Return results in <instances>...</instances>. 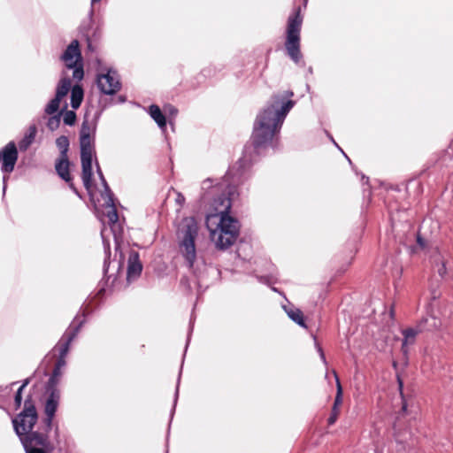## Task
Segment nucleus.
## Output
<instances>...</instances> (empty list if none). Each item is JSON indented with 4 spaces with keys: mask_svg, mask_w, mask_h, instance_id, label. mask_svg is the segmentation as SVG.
Here are the masks:
<instances>
[{
    "mask_svg": "<svg viewBox=\"0 0 453 453\" xmlns=\"http://www.w3.org/2000/svg\"><path fill=\"white\" fill-rule=\"evenodd\" d=\"M329 140L333 142L334 138L331 135H329Z\"/></svg>",
    "mask_w": 453,
    "mask_h": 453,
    "instance_id": "0e129e2a",
    "label": "nucleus"
},
{
    "mask_svg": "<svg viewBox=\"0 0 453 453\" xmlns=\"http://www.w3.org/2000/svg\"><path fill=\"white\" fill-rule=\"evenodd\" d=\"M22 389L18 388L15 397H14V403L16 406V409H19L21 406L22 403Z\"/></svg>",
    "mask_w": 453,
    "mask_h": 453,
    "instance_id": "e433bc0d",
    "label": "nucleus"
},
{
    "mask_svg": "<svg viewBox=\"0 0 453 453\" xmlns=\"http://www.w3.org/2000/svg\"><path fill=\"white\" fill-rule=\"evenodd\" d=\"M143 269V265L140 260V254L138 251L130 250L128 259H127V275L126 280L127 284L132 283L138 280L142 274Z\"/></svg>",
    "mask_w": 453,
    "mask_h": 453,
    "instance_id": "4468645a",
    "label": "nucleus"
},
{
    "mask_svg": "<svg viewBox=\"0 0 453 453\" xmlns=\"http://www.w3.org/2000/svg\"><path fill=\"white\" fill-rule=\"evenodd\" d=\"M347 160L349 163V165H352V162H351L350 158L349 157Z\"/></svg>",
    "mask_w": 453,
    "mask_h": 453,
    "instance_id": "680f3d73",
    "label": "nucleus"
},
{
    "mask_svg": "<svg viewBox=\"0 0 453 453\" xmlns=\"http://www.w3.org/2000/svg\"><path fill=\"white\" fill-rule=\"evenodd\" d=\"M333 373L335 378L336 388H337L336 395L334 398V403L333 407L336 410V408L339 409L340 405L342 403V385H341V382H340V380L338 378L336 372L333 371Z\"/></svg>",
    "mask_w": 453,
    "mask_h": 453,
    "instance_id": "c85d7f7f",
    "label": "nucleus"
},
{
    "mask_svg": "<svg viewBox=\"0 0 453 453\" xmlns=\"http://www.w3.org/2000/svg\"><path fill=\"white\" fill-rule=\"evenodd\" d=\"M127 102V96L125 95H119L118 96L117 104H124Z\"/></svg>",
    "mask_w": 453,
    "mask_h": 453,
    "instance_id": "a18cd8bd",
    "label": "nucleus"
},
{
    "mask_svg": "<svg viewBox=\"0 0 453 453\" xmlns=\"http://www.w3.org/2000/svg\"><path fill=\"white\" fill-rule=\"evenodd\" d=\"M327 295V290L325 288H322L316 297V299H312L311 301V308H320V304L324 302L326 296Z\"/></svg>",
    "mask_w": 453,
    "mask_h": 453,
    "instance_id": "7c9ffc66",
    "label": "nucleus"
},
{
    "mask_svg": "<svg viewBox=\"0 0 453 453\" xmlns=\"http://www.w3.org/2000/svg\"><path fill=\"white\" fill-rule=\"evenodd\" d=\"M307 73H310V74H312V73H313V69H312V67H311V66H310V67L308 68Z\"/></svg>",
    "mask_w": 453,
    "mask_h": 453,
    "instance_id": "864d4df0",
    "label": "nucleus"
},
{
    "mask_svg": "<svg viewBox=\"0 0 453 453\" xmlns=\"http://www.w3.org/2000/svg\"><path fill=\"white\" fill-rule=\"evenodd\" d=\"M45 114L50 116L46 123L48 129L51 132L56 131L60 126L62 118V114L59 113V108L55 112H45Z\"/></svg>",
    "mask_w": 453,
    "mask_h": 453,
    "instance_id": "b1692460",
    "label": "nucleus"
},
{
    "mask_svg": "<svg viewBox=\"0 0 453 453\" xmlns=\"http://www.w3.org/2000/svg\"><path fill=\"white\" fill-rule=\"evenodd\" d=\"M71 164L69 157H58L55 161L56 173L64 181H70V177H72L70 173Z\"/></svg>",
    "mask_w": 453,
    "mask_h": 453,
    "instance_id": "6ab92c4d",
    "label": "nucleus"
},
{
    "mask_svg": "<svg viewBox=\"0 0 453 453\" xmlns=\"http://www.w3.org/2000/svg\"><path fill=\"white\" fill-rule=\"evenodd\" d=\"M207 73H210V70H208V69H203V70L202 71V73H203L204 76H205V75H207Z\"/></svg>",
    "mask_w": 453,
    "mask_h": 453,
    "instance_id": "603ef678",
    "label": "nucleus"
},
{
    "mask_svg": "<svg viewBox=\"0 0 453 453\" xmlns=\"http://www.w3.org/2000/svg\"><path fill=\"white\" fill-rule=\"evenodd\" d=\"M316 347H317L318 352L319 353L320 359L322 360L324 365H326L327 362H326V357H325L322 348L317 342H316Z\"/></svg>",
    "mask_w": 453,
    "mask_h": 453,
    "instance_id": "4c0bfd02",
    "label": "nucleus"
},
{
    "mask_svg": "<svg viewBox=\"0 0 453 453\" xmlns=\"http://www.w3.org/2000/svg\"><path fill=\"white\" fill-rule=\"evenodd\" d=\"M96 172L98 175L101 185L104 188V193L102 194V196L103 197L105 196L107 198V200L105 201V203L104 204V207L109 208L110 209L109 211H112V209H117L116 204H115L116 198H115L114 193L111 189V188L103 173V171L100 167L98 161L96 162Z\"/></svg>",
    "mask_w": 453,
    "mask_h": 453,
    "instance_id": "dca6fc26",
    "label": "nucleus"
},
{
    "mask_svg": "<svg viewBox=\"0 0 453 453\" xmlns=\"http://www.w3.org/2000/svg\"><path fill=\"white\" fill-rule=\"evenodd\" d=\"M19 159V150L14 141L9 142L0 150L1 172L3 173V196H5L9 174L12 173Z\"/></svg>",
    "mask_w": 453,
    "mask_h": 453,
    "instance_id": "9b49d317",
    "label": "nucleus"
},
{
    "mask_svg": "<svg viewBox=\"0 0 453 453\" xmlns=\"http://www.w3.org/2000/svg\"><path fill=\"white\" fill-rule=\"evenodd\" d=\"M339 150L342 153V154H345V152L342 150V149L339 146Z\"/></svg>",
    "mask_w": 453,
    "mask_h": 453,
    "instance_id": "052dcab7",
    "label": "nucleus"
},
{
    "mask_svg": "<svg viewBox=\"0 0 453 453\" xmlns=\"http://www.w3.org/2000/svg\"><path fill=\"white\" fill-rule=\"evenodd\" d=\"M163 113L165 114V117L167 118V122L173 127V120L175 119L179 111L178 109L171 104H165L163 107Z\"/></svg>",
    "mask_w": 453,
    "mask_h": 453,
    "instance_id": "cd10ccee",
    "label": "nucleus"
},
{
    "mask_svg": "<svg viewBox=\"0 0 453 453\" xmlns=\"http://www.w3.org/2000/svg\"><path fill=\"white\" fill-rule=\"evenodd\" d=\"M37 419L35 405L32 396L28 395L24 402L23 411L12 419L14 430L26 453H50L53 446L49 440V432L43 428V423L36 431H33Z\"/></svg>",
    "mask_w": 453,
    "mask_h": 453,
    "instance_id": "20e7f679",
    "label": "nucleus"
},
{
    "mask_svg": "<svg viewBox=\"0 0 453 453\" xmlns=\"http://www.w3.org/2000/svg\"><path fill=\"white\" fill-rule=\"evenodd\" d=\"M185 220L183 238L180 242L179 246L187 266L192 268L196 258V239L198 235V226L194 217L187 218Z\"/></svg>",
    "mask_w": 453,
    "mask_h": 453,
    "instance_id": "6e6552de",
    "label": "nucleus"
},
{
    "mask_svg": "<svg viewBox=\"0 0 453 453\" xmlns=\"http://www.w3.org/2000/svg\"><path fill=\"white\" fill-rule=\"evenodd\" d=\"M76 110H68V104L64 102L63 105L59 106V113L62 114L63 122L65 126L73 127L77 121Z\"/></svg>",
    "mask_w": 453,
    "mask_h": 453,
    "instance_id": "412c9836",
    "label": "nucleus"
},
{
    "mask_svg": "<svg viewBox=\"0 0 453 453\" xmlns=\"http://www.w3.org/2000/svg\"><path fill=\"white\" fill-rule=\"evenodd\" d=\"M383 308L382 311H395L394 305H391L389 310L387 311L384 303L380 301V299H377L376 301L371 300L368 305V308L371 309V311L375 312L378 309Z\"/></svg>",
    "mask_w": 453,
    "mask_h": 453,
    "instance_id": "2f4dec72",
    "label": "nucleus"
},
{
    "mask_svg": "<svg viewBox=\"0 0 453 453\" xmlns=\"http://www.w3.org/2000/svg\"><path fill=\"white\" fill-rule=\"evenodd\" d=\"M406 408H407V405H406L405 403H403V407H402L403 411H406Z\"/></svg>",
    "mask_w": 453,
    "mask_h": 453,
    "instance_id": "6e6d98bb",
    "label": "nucleus"
},
{
    "mask_svg": "<svg viewBox=\"0 0 453 453\" xmlns=\"http://www.w3.org/2000/svg\"><path fill=\"white\" fill-rule=\"evenodd\" d=\"M107 218L109 220V226L111 232L113 235V241L115 245V255L119 254V259L114 258L111 260V271L110 273H114L109 281L108 286L104 284L105 290H101V285H99V294L104 295L108 291H111L116 285L119 278L123 274V267L125 262V256L121 250L123 243L124 226L119 221V217L117 209L107 211Z\"/></svg>",
    "mask_w": 453,
    "mask_h": 453,
    "instance_id": "423d86ee",
    "label": "nucleus"
},
{
    "mask_svg": "<svg viewBox=\"0 0 453 453\" xmlns=\"http://www.w3.org/2000/svg\"><path fill=\"white\" fill-rule=\"evenodd\" d=\"M147 112L150 117L156 122L161 132L165 134L168 122L167 118L165 117V114L163 113L161 108L157 104H152L148 106Z\"/></svg>",
    "mask_w": 453,
    "mask_h": 453,
    "instance_id": "f3484780",
    "label": "nucleus"
},
{
    "mask_svg": "<svg viewBox=\"0 0 453 453\" xmlns=\"http://www.w3.org/2000/svg\"><path fill=\"white\" fill-rule=\"evenodd\" d=\"M272 290H273V291H274V292H276V293H279L280 296H282L285 298L286 302H287L288 304H290V302L286 298V296H285V295H284V293H283L282 291H280L279 288H274V287H273V288H272Z\"/></svg>",
    "mask_w": 453,
    "mask_h": 453,
    "instance_id": "c03bdc74",
    "label": "nucleus"
},
{
    "mask_svg": "<svg viewBox=\"0 0 453 453\" xmlns=\"http://www.w3.org/2000/svg\"><path fill=\"white\" fill-rule=\"evenodd\" d=\"M94 9L93 7H90V10L88 14V19L82 21V23L79 27L80 33L83 37H86V35H90V30L93 27L94 23Z\"/></svg>",
    "mask_w": 453,
    "mask_h": 453,
    "instance_id": "393cba45",
    "label": "nucleus"
},
{
    "mask_svg": "<svg viewBox=\"0 0 453 453\" xmlns=\"http://www.w3.org/2000/svg\"><path fill=\"white\" fill-rule=\"evenodd\" d=\"M85 314L86 313H81L76 315L70 326L51 351L54 356L58 354V357L52 374L46 385L47 398L44 403V413L46 417L42 420L45 432H50L52 427L53 418L58 410L61 396L60 390L58 388V384L62 376V370L66 365L65 357L69 351L70 344L76 337L80 327L85 322Z\"/></svg>",
    "mask_w": 453,
    "mask_h": 453,
    "instance_id": "7ed1b4c3",
    "label": "nucleus"
},
{
    "mask_svg": "<svg viewBox=\"0 0 453 453\" xmlns=\"http://www.w3.org/2000/svg\"><path fill=\"white\" fill-rule=\"evenodd\" d=\"M175 201L178 204L182 205L185 203V196L181 193H178Z\"/></svg>",
    "mask_w": 453,
    "mask_h": 453,
    "instance_id": "a19ab883",
    "label": "nucleus"
},
{
    "mask_svg": "<svg viewBox=\"0 0 453 453\" xmlns=\"http://www.w3.org/2000/svg\"><path fill=\"white\" fill-rule=\"evenodd\" d=\"M101 0H91V7H93V4H96L98 2H100Z\"/></svg>",
    "mask_w": 453,
    "mask_h": 453,
    "instance_id": "5fc2aeb1",
    "label": "nucleus"
},
{
    "mask_svg": "<svg viewBox=\"0 0 453 453\" xmlns=\"http://www.w3.org/2000/svg\"><path fill=\"white\" fill-rule=\"evenodd\" d=\"M214 203L217 205L223 206L230 204V210L232 209V201L225 194H220L217 197H214Z\"/></svg>",
    "mask_w": 453,
    "mask_h": 453,
    "instance_id": "473e14b6",
    "label": "nucleus"
},
{
    "mask_svg": "<svg viewBox=\"0 0 453 453\" xmlns=\"http://www.w3.org/2000/svg\"><path fill=\"white\" fill-rule=\"evenodd\" d=\"M230 216V204L226 205L222 210H219L218 207H215L213 212L206 214L204 224L211 240H215V232L219 230L221 226L220 225H223L222 223Z\"/></svg>",
    "mask_w": 453,
    "mask_h": 453,
    "instance_id": "ddd939ff",
    "label": "nucleus"
},
{
    "mask_svg": "<svg viewBox=\"0 0 453 453\" xmlns=\"http://www.w3.org/2000/svg\"><path fill=\"white\" fill-rule=\"evenodd\" d=\"M242 246H248V243L241 241L239 243H238V246H237V250H236V254H237V257H242V253H241V250H242Z\"/></svg>",
    "mask_w": 453,
    "mask_h": 453,
    "instance_id": "ea45409f",
    "label": "nucleus"
},
{
    "mask_svg": "<svg viewBox=\"0 0 453 453\" xmlns=\"http://www.w3.org/2000/svg\"><path fill=\"white\" fill-rule=\"evenodd\" d=\"M436 165L441 170H447L449 174H453V151H443L436 160Z\"/></svg>",
    "mask_w": 453,
    "mask_h": 453,
    "instance_id": "aec40b11",
    "label": "nucleus"
},
{
    "mask_svg": "<svg viewBox=\"0 0 453 453\" xmlns=\"http://www.w3.org/2000/svg\"><path fill=\"white\" fill-rule=\"evenodd\" d=\"M429 318H430V319H432L433 320H434V319H435L434 316L430 315V316L426 317V318H425V319H423L422 320H424V321H426H426H428Z\"/></svg>",
    "mask_w": 453,
    "mask_h": 453,
    "instance_id": "3c124183",
    "label": "nucleus"
},
{
    "mask_svg": "<svg viewBox=\"0 0 453 453\" xmlns=\"http://www.w3.org/2000/svg\"><path fill=\"white\" fill-rule=\"evenodd\" d=\"M427 247V242L425 237L421 234L420 231L416 234V245H411L408 247L410 253L414 254L418 252V250H426Z\"/></svg>",
    "mask_w": 453,
    "mask_h": 453,
    "instance_id": "bb28decb",
    "label": "nucleus"
},
{
    "mask_svg": "<svg viewBox=\"0 0 453 453\" xmlns=\"http://www.w3.org/2000/svg\"><path fill=\"white\" fill-rule=\"evenodd\" d=\"M98 28H96L92 35H90L91 37L96 38L97 36Z\"/></svg>",
    "mask_w": 453,
    "mask_h": 453,
    "instance_id": "8fccbe9b",
    "label": "nucleus"
},
{
    "mask_svg": "<svg viewBox=\"0 0 453 453\" xmlns=\"http://www.w3.org/2000/svg\"><path fill=\"white\" fill-rule=\"evenodd\" d=\"M288 318L301 326L302 327L306 328L307 326L305 324L304 313H288Z\"/></svg>",
    "mask_w": 453,
    "mask_h": 453,
    "instance_id": "72a5a7b5",
    "label": "nucleus"
},
{
    "mask_svg": "<svg viewBox=\"0 0 453 453\" xmlns=\"http://www.w3.org/2000/svg\"><path fill=\"white\" fill-rule=\"evenodd\" d=\"M88 115L89 111L87 107L80 130L79 142L81 164V180L84 188L91 197V188L94 182L93 162L95 160L96 163L97 158L95 150V136L92 135L91 137L90 134V125L88 119Z\"/></svg>",
    "mask_w": 453,
    "mask_h": 453,
    "instance_id": "39448f33",
    "label": "nucleus"
},
{
    "mask_svg": "<svg viewBox=\"0 0 453 453\" xmlns=\"http://www.w3.org/2000/svg\"><path fill=\"white\" fill-rule=\"evenodd\" d=\"M260 281L263 282V283H268V279L266 276H261L260 277Z\"/></svg>",
    "mask_w": 453,
    "mask_h": 453,
    "instance_id": "09e8293b",
    "label": "nucleus"
},
{
    "mask_svg": "<svg viewBox=\"0 0 453 453\" xmlns=\"http://www.w3.org/2000/svg\"><path fill=\"white\" fill-rule=\"evenodd\" d=\"M106 107H107V105L100 106L99 109H97L93 115V118L91 120L92 127H90V133H92L93 136L96 135L97 123H98L104 111L106 109Z\"/></svg>",
    "mask_w": 453,
    "mask_h": 453,
    "instance_id": "c756f323",
    "label": "nucleus"
},
{
    "mask_svg": "<svg viewBox=\"0 0 453 453\" xmlns=\"http://www.w3.org/2000/svg\"><path fill=\"white\" fill-rule=\"evenodd\" d=\"M281 308H282L283 311H285V312H288V311H294V310H292L291 308H288V305H287L286 303H282V304H281ZM295 311H301V309L296 308V309L295 310Z\"/></svg>",
    "mask_w": 453,
    "mask_h": 453,
    "instance_id": "79ce46f5",
    "label": "nucleus"
},
{
    "mask_svg": "<svg viewBox=\"0 0 453 453\" xmlns=\"http://www.w3.org/2000/svg\"><path fill=\"white\" fill-rule=\"evenodd\" d=\"M333 142H334V144L335 145V147L339 148L338 143H336V142H335L334 140H333Z\"/></svg>",
    "mask_w": 453,
    "mask_h": 453,
    "instance_id": "13d9d810",
    "label": "nucleus"
},
{
    "mask_svg": "<svg viewBox=\"0 0 453 453\" xmlns=\"http://www.w3.org/2000/svg\"><path fill=\"white\" fill-rule=\"evenodd\" d=\"M222 224L215 232V240L212 241L217 250L224 251L235 243L240 235L242 225L240 220L232 215Z\"/></svg>",
    "mask_w": 453,
    "mask_h": 453,
    "instance_id": "1a4fd4ad",
    "label": "nucleus"
},
{
    "mask_svg": "<svg viewBox=\"0 0 453 453\" xmlns=\"http://www.w3.org/2000/svg\"><path fill=\"white\" fill-rule=\"evenodd\" d=\"M339 413H340V410L339 409L336 408V410H335L334 407L332 408V411H331L330 417L328 418V424L329 425H333V424L335 423V421L338 418Z\"/></svg>",
    "mask_w": 453,
    "mask_h": 453,
    "instance_id": "c9c22d12",
    "label": "nucleus"
},
{
    "mask_svg": "<svg viewBox=\"0 0 453 453\" xmlns=\"http://www.w3.org/2000/svg\"><path fill=\"white\" fill-rule=\"evenodd\" d=\"M68 188L80 198V199H83V195L82 193L76 188V186L74 185L73 183V177H70V181H65Z\"/></svg>",
    "mask_w": 453,
    "mask_h": 453,
    "instance_id": "f704fd0d",
    "label": "nucleus"
},
{
    "mask_svg": "<svg viewBox=\"0 0 453 453\" xmlns=\"http://www.w3.org/2000/svg\"><path fill=\"white\" fill-rule=\"evenodd\" d=\"M102 242L104 251V260L103 265V278L99 283L101 290H105L104 284L108 286L110 280L114 273H110L111 271V243L110 241L104 237V233L101 232Z\"/></svg>",
    "mask_w": 453,
    "mask_h": 453,
    "instance_id": "2eb2a0df",
    "label": "nucleus"
},
{
    "mask_svg": "<svg viewBox=\"0 0 453 453\" xmlns=\"http://www.w3.org/2000/svg\"><path fill=\"white\" fill-rule=\"evenodd\" d=\"M212 183H213V179H211V178H207L206 180H204L203 181L202 187H201L202 192L199 196V203L201 204L205 203L210 199L211 193L208 190L211 189L213 188Z\"/></svg>",
    "mask_w": 453,
    "mask_h": 453,
    "instance_id": "a878e982",
    "label": "nucleus"
},
{
    "mask_svg": "<svg viewBox=\"0 0 453 453\" xmlns=\"http://www.w3.org/2000/svg\"><path fill=\"white\" fill-rule=\"evenodd\" d=\"M367 190L369 191V195H370V194H371V191H370L369 188H364V193H365Z\"/></svg>",
    "mask_w": 453,
    "mask_h": 453,
    "instance_id": "4d7b16f0",
    "label": "nucleus"
},
{
    "mask_svg": "<svg viewBox=\"0 0 453 453\" xmlns=\"http://www.w3.org/2000/svg\"><path fill=\"white\" fill-rule=\"evenodd\" d=\"M308 0L303 1V6L297 5L287 19L285 30L284 48L286 55L295 63L298 64L303 58L301 52V31L303 21L302 8H306Z\"/></svg>",
    "mask_w": 453,
    "mask_h": 453,
    "instance_id": "0eeeda50",
    "label": "nucleus"
},
{
    "mask_svg": "<svg viewBox=\"0 0 453 453\" xmlns=\"http://www.w3.org/2000/svg\"><path fill=\"white\" fill-rule=\"evenodd\" d=\"M403 273V268L402 267H397L395 268V270L393 272V275L394 277H397V278H400L401 275Z\"/></svg>",
    "mask_w": 453,
    "mask_h": 453,
    "instance_id": "37998d69",
    "label": "nucleus"
},
{
    "mask_svg": "<svg viewBox=\"0 0 453 453\" xmlns=\"http://www.w3.org/2000/svg\"><path fill=\"white\" fill-rule=\"evenodd\" d=\"M37 128L35 125H32L29 127L28 131L25 134L24 137L19 142V149L21 151L27 150L29 146L35 141L36 136Z\"/></svg>",
    "mask_w": 453,
    "mask_h": 453,
    "instance_id": "4be33fe9",
    "label": "nucleus"
},
{
    "mask_svg": "<svg viewBox=\"0 0 453 453\" xmlns=\"http://www.w3.org/2000/svg\"><path fill=\"white\" fill-rule=\"evenodd\" d=\"M78 311H87L86 310H82V307H80Z\"/></svg>",
    "mask_w": 453,
    "mask_h": 453,
    "instance_id": "e2e57ef3",
    "label": "nucleus"
},
{
    "mask_svg": "<svg viewBox=\"0 0 453 453\" xmlns=\"http://www.w3.org/2000/svg\"><path fill=\"white\" fill-rule=\"evenodd\" d=\"M432 262L434 266L437 267V273L441 280H432L429 283L430 301L426 306V311H434L437 309L435 302L441 296V292L440 290L441 280H444L448 273L446 266L447 262L438 250L436 251V254L433 256Z\"/></svg>",
    "mask_w": 453,
    "mask_h": 453,
    "instance_id": "9d476101",
    "label": "nucleus"
},
{
    "mask_svg": "<svg viewBox=\"0 0 453 453\" xmlns=\"http://www.w3.org/2000/svg\"><path fill=\"white\" fill-rule=\"evenodd\" d=\"M343 156L345 157V159L349 158V157L346 154H343Z\"/></svg>",
    "mask_w": 453,
    "mask_h": 453,
    "instance_id": "69168bd1",
    "label": "nucleus"
},
{
    "mask_svg": "<svg viewBox=\"0 0 453 453\" xmlns=\"http://www.w3.org/2000/svg\"><path fill=\"white\" fill-rule=\"evenodd\" d=\"M425 329V326L419 325L417 328H406L402 331L403 335L402 342V351L406 356L409 351V345L414 344L416 336Z\"/></svg>",
    "mask_w": 453,
    "mask_h": 453,
    "instance_id": "a211bd4d",
    "label": "nucleus"
},
{
    "mask_svg": "<svg viewBox=\"0 0 453 453\" xmlns=\"http://www.w3.org/2000/svg\"><path fill=\"white\" fill-rule=\"evenodd\" d=\"M292 96L294 92L290 89L273 93L257 114L251 134L243 146L242 156L229 171V173L234 171L236 182L247 180L255 165L274 154L283 123L296 104L291 99Z\"/></svg>",
    "mask_w": 453,
    "mask_h": 453,
    "instance_id": "f257e3e1",
    "label": "nucleus"
},
{
    "mask_svg": "<svg viewBox=\"0 0 453 453\" xmlns=\"http://www.w3.org/2000/svg\"><path fill=\"white\" fill-rule=\"evenodd\" d=\"M56 145L59 150V157H68V151L70 147V141L68 136L60 135L56 139Z\"/></svg>",
    "mask_w": 453,
    "mask_h": 453,
    "instance_id": "5701e85b",
    "label": "nucleus"
},
{
    "mask_svg": "<svg viewBox=\"0 0 453 453\" xmlns=\"http://www.w3.org/2000/svg\"><path fill=\"white\" fill-rule=\"evenodd\" d=\"M339 150L342 153V154H345V152L342 150V149L339 146Z\"/></svg>",
    "mask_w": 453,
    "mask_h": 453,
    "instance_id": "bf43d9fd",
    "label": "nucleus"
},
{
    "mask_svg": "<svg viewBox=\"0 0 453 453\" xmlns=\"http://www.w3.org/2000/svg\"><path fill=\"white\" fill-rule=\"evenodd\" d=\"M59 59L67 70L73 71V76L70 78L62 72L55 88L54 97L45 105L44 112L57 111L69 93L70 106L73 110H78L84 100V88L81 82L84 79L85 71L80 42L77 39L72 40L60 55Z\"/></svg>",
    "mask_w": 453,
    "mask_h": 453,
    "instance_id": "f03ea898",
    "label": "nucleus"
},
{
    "mask_svg": "<svg viewBox=\"0 0 453 453\" xmlns=\"http://www.w3.org/2000/svg\"><path fill=\"white\" fill-rule=\"evenodd\" d=\"M30 382V378H27L25 379L23 381H22V384L20 385V387L19 388L24 390L25 388L29 384Z\"/></svg>",
    "mask_w": 453,
    "mask_h": 453,
    "instance_id": "de8ad7c7",
    "label": "nucleus"
},
{
    "mask_svg": "<svg viewBox=\"0 0 453 453\" xmlns=\"http://www.w3.org/2000/svg\"><path fill=\"white\" fill-rule=\"evenodd\" d=\"M361 181H362L363 185H368L369 184V177H367L364 173H361Z\"/></svg>",
    "mask_w": 453,
    "mask_h": 453,
    "instance_id": "49530a36",
    "label": "nucleus"
},
{
    "mask_svg": "<svg viewBox=\"0 0 453 453\" xmlns=\"http://www.w3.org/2000/svg\"><path fill=\"white\" fill-rule=\"evenodd\" d=\"M96 83L98 90L103 95L114 96L121 88V82L117 71L109 67L104 73H97Z\"/></svg>",
    "mask_w": 453,
    "mask_h": 453,
    "instance_id": "f8f14e48",
    "label": "nucleus"
},
{
    "mask_svg": "<svg viewBox=\"0 0 453 453\" xmlns=\"http://www.w3.org/2000/svg\"><path fill=\"white\" fill-rule=\"evenodd\" d=\"M86 42H87V48L89 51H94V46L92 44V38L90 35H86V37H84Z\"/></svg>",
    "mask_w": 453,
    "mask_h": 453,
    "instance_id": "58836bf2",
    "label": "nucleus"
}]
</instances>
